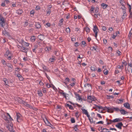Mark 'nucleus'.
<instances>
[{
  "mask_svg": "<svg viewBox=\"0 0 132 132\" xmlns=\"http://www.w3.org/2000/svg\"><path fill=\"white\" fill-rule=\"evenodd\" d=\"M87 100L88 102L91 103L92 101L96 100V99L94 96H88Z\"/></svg>",
  "mask_w": 132,
  "mask_h": 132,
  "instance_id": "obj_1",
  "label": "nucleus"
},
{
  "mask_svg": "<svg viewBox=\"0 0 132 132\" xmlns=\"http://www.w3.org/2000/svg\"><path fill=\"white\" fill-rule=\"evenodd\" d=\"M5 25V21L4 18L1 16H0V26L2 27H4Z\"/></svg>",
  "mask_w": 132,
  "mask_h": 132,
  "instance_id": "obj_2",
  "label": "nucleus"
},
{
  "mask_svg": "<svg viewBox=\"0 0 132 132\" xmlns=\"http://www.w3.org/2000/svg\"><path fill=\"white\" fill-rule=\"evenodd\" d=\"M106 120H108L109 121L113 122H120L121 121H122L123 119H120L119 118H117L115 119H114L113 120H111V119H106Z\"/></svg>",
  "mask_w": 132,
  "mask_h": 132,
  "instance_id": "obj_3",
  "label": "nucleus"
},
{
  "mask_svg": "<svg viewBox=\"0 0 132 132\" xmlns=\"http://www.w3.org/2000/svg\"><path fill=\"white\" fill-rule=\"evenodd\" d=\"M6 65L8 68V71L9 72H11L12 71L13 67L12 65L9 63H7Z\"/></svg>",
  "mask_w": 132,
  "mask_h": 132,
  "instance_id": "obj_4",
  "label": "nucleus"
},
{
  "mask_svg": "<svg viewBox=\"0 0 132 132\" xmlns=\"http://www.w3.org/2000/svg\"><path fill=\"white\" fill-rule=\"evenodd\" d=\"M98 30V29L97 28V27L96 25L95 26H94L93 30L94 32L95 33V36L96 38L97 36V30Z\"/></svg>",
  "mask_w": 132,
  "mask_h": 132,
  "instance_id": "obj_5",
  "label": "nucleus"
},
{
  "mask_svg": "<svg viewBox=\"0 0 132 132\" xmlns=\"http://www.w3.org/2000/svg\"><path fill=\"white\" fill-rule=\"evenodd\" d=\"M105 108H106L107 111L108 112L112 113L114 111L113 110V107H107L106 106H105Z\"/></svg>",
  "mask_w": 132,
  "mask_h": 132,
  "instance_id": "obj_6",
  "label": "nucleus"
},
{
  "mask_svg": "<svg viewBox=\"0 0 132 132\" xmlns=\"http://www.w3.org/2000/svg\"><path fill=\"white\" fill-rule=\"evenodd\" d=\"M123 124L122 122L118 123L116 125V126L120 129H121V127L123 126Z\"/></svg>",
  "mask_w": 132,
  "mask_h": 132,
  "instance_id": "obj_7",
  "label": "nucleus"
},
{
  "mask_svg": "<svg viewBox=\"0 0 132 132\" xmlns=\"http://www.w3.org/2000/svg\"><path fill=\"white\" fill-rule=\"evenodd\" d=\"M124 106L126 108H127L128 109H130L131 108L129 104L127 103H125L123 104Z\"/></svg>",
  "mask_w": 132,
  "mask_h": 132,
  "instance_id": "obj_8",
  "label": "nucleus"
},
{
  "mask_svg": "<svg viewBox=\"0 0 132 132\" xmlns=\"http://www.w3.org/2000/svg\"><path fill=\"white\" fill-rule=\"evenodd\" d=\"M98 129L99 130H101V132H109V131H104L105 130H108V129L106 128H102V127H99V128H98Z\"/></svg>",
  "mask_w": 132,
  "mask_h": 132,
  "instance_id": "obj_9",
  "label": "nucleus"
},
{
  "mask_svg": "<svg viewBox=\"0 0 132 132\" xmlns=\"http://www.w3.org/2000/svg\"><path fill=\"white\" fill-rule=\"evenodd\" d=\"M21 50H20L22 52H25L27 54V51L28 50V48H26L24 47H22V48L21 49Z\"/></svg>",
  "mask_w": 132,
  "mask_h": 132,
  "instance_id": "obj_10",
  "label": "nucleus"
},
{
  "mask_svg": "<svg viewBox=\"0 0 132 132\" xmlns=\"http://www.w3.org/2000/svg\"><path fill=\"white\" fill-rule=\"evenodd\" d=\"M38 38L40 40L42 41L44 38V36L43 35L41 34L38 36Z\"/></svg>",
  "mask_w": 132,
  "mask_h": 132,
  "instance_id": "obj_11",
  "label": "nucleus"
},
{
  "mask_svg": "<svg viewBox=\"0 0 132 132\" xmlns=\"http://www.w3.org/2000/svg\"><path fill=\"white\" fill-rule=\"evenodd\" d=\"M122 9L123 10V14L122 15V18L123 19L125 18L127 15L126 10L125 9H123L122 8Z\"/></svg>",
  "mask_w": 132,
  "mask_h": 132,
  "instance_id": "obj_12",
  "label": "nucleus"
},
{
  "mask_svg": "<svg viewBox=\"0 0 132 132\" xmlns=\"http://www.w3.org/2000/svg\"><path fill=\"white\" fill-rule=\"evenodd\" d=\"M44 121L46 125L52 128V127L51 126V124L47 120V119L46 118V121L44 120Z\"/></svg>",
  "mask_w": 132,
  "mask_h": 132,
  "instance_id": "obj_13",
  "label": "nucleus"
},
{
  "mask_svg": "<svg viewBox=\"0 0 132 132\" xmlns=\"http://www.w3.org/2000/svg\"><path fill=\"white\" fill-rule=\"evenodd\" d=\"M23 12V10L22 9H19L16 11V13L18 14H21Z\"/></svg>",
  "mask_w": 132,
  "mask_h": 132,
  "instance_id": "obj_14",
  "label": "nucleus"
},
{
  "mask_svg": "<svg viewBox=\"0 0 132 132\" xmlns=\"http://www.w3.org/2000/svg\"><path fill=\"white\" fill-rule=\"evenodd\" d=\"M61 92H60V93L62 94L64 96V97L66 99V94L64 93L63 91L62 90H61Z\"/></svg>",
  "mask_w": 132,
  "mask_h": 132,
  "instance_id": "obj_15",
  "label": "nucleus"
},
{
  "mask_svg": "<svg viewBox=\"0 0 132 132\" xmlns=\"http://www.w3.org/2000/svg\"><path fill=\"white\" fill-rule=\"evenodd\" d=\"M120 111L122 114H125L128 113L127 112L123 109H122L121 110H120Z\"/></svg>",
  "mask_w": 132,
  "mask_h": 132,
  "instance_id": "obj_16",
  "label": "nucleus"
},
{
  "mask_svg": "<svg viewBox=\"0 0 132 132\" xmlns=\"http://www.w3.org/2000/svg\"><path fill=\"white\" fill-rule=\"evenodd\" d=\"M17 76L19 78V80L20 81H22L23 79V77L20 74H17Z\"/></svg>",
  "mask_w": 132,
  "mask_h": 132,
  "instance_id": "obj_17",
  "label": "nucleus"
},
{
  "mask_svg": "<svg viewBox=\"0 0 132 132\" xmlns=\"http://www.w3.org/2000/svg\"><path fill=\"white\" fill-rule=\"evenodd\" d=\"M17 118L16 119L17 120V122H20L18 120L20 119V117L21 116V114L19 113H17L16 114Z\"/></svg>",
  "mask_w": 132,
  "mask_h": 132,
  "instance_id": "obj_18",
  "label": "nucleus"
},
{
  "mask_svg": "<svg viewBox=\"0 0 132 132\" xmlns=\"http://www.w3.org/2000/svg\"><path fill=\"white\" fill-rule=\"evenodd\" d=\"M95 107L94 108V109H96L97 108L99 109H103V108L101 106L98 105H95Z\"/></svg>",
  "mask_w": 132,
  "mask_h": 132,
  "instance_id": "obj_19",
  "label": "nucleus"
},
{
  "mask_svg": "<svg viewBox=\"0 0 132 132\" xmlns=\"http://www.w3.org/2000/svg\"><path fill=\"white\" fill-rule=\"evenodd\" d=\"M81 110L82 111L83 113L85 114V115L88 113L87 110H86L85 109H81Z\"/></svg>",
  "mask_w": 132,
  "mask_h": 132,
  "instance_id": "obj_20",
  "label": "nucleus"
},
{
  "mask_svg": "<svg viewBox=\"0 0 132 132\" xmlns=\"http://www.w3.org/2000/svg\"><path fill=\"white\" fill-rule=\"evenodd\" d=\"M11 55V53H10V52L9 50L7 51L6 53V54H5V55L6 56H9L10 55Z\"/></svg>",
  "mask_w": 132,
  "mask_h": 132,
  "instance_id": "obj_21",
  "label": "nucleus"
},
{
  "mask_svg": "<svg viewBox=\"0 0 132 132\" xmlns=\"http://www.w3.org/2000/svg\"><path fill=\"white\" fill-rule=\"evenodd\" d=\"M101 6L103 7V9H105L106 7L108 6V5L104 3H103L101 4Z\"/></svg>",
  "mask_w": 132,
  "mask_h": 132,
  "instance_id": "obj_22",
  "label": "nucleus"
},
{
  "mask_svg": "<svg viewBox=\"0 0 132 132\" xmlns=\"http://www.w3.org/2000/svg\"><path fill=\"white\" fill-rule=\"evenodd\" d=\"M81 45L82 47H84L85 46L87 45L86 42L84 41H82L81 42Z\"/></svg>",
  "mask_w": 132,
  "mask_h": 132,
  "instance_id": "obj_23",
  "label": "nucleus"
},
{
  "mask_svg": "<svg viewBox=\"0 0 132 132\" xmlns=\"http://www.w3.org/2000/svg\"><path fill=\"white\" fill-rule=\"evenodd\" d=\"M3 34L4 35H8L9 33L8 32L6 31V30H4V31H3Z\"/></svg>",
  "mask_w": 132,
  "mask_h": 132,
  "instance_id": "obj_24",
  "label": "nucleus"
},
{
  "mask_svg": "<svg viewBox=\"0 0 132 132\" xmlns=\"http://www.w3.org/2000/svg\"><path fill=\"white\" fill-rule=\"evenodd\" d=\"M89 120L90 121V122L91 123L95 124V121H93V118H90V119H89Z\"/></svg>",
  "mask_w": 132,
  "mask_h": 132,
  "instance_id": "obj_25",
  "label": "nucleus"
},
{
  "mask_svg": "<svg viewBox=\"0 0 132 132\" xmlns=\"http://www.w3.org/2000/svg\"><path fill=\"white\" fill-rule=\"evenodd\" d=\"M128 65L130 67H132V60H131L130 61H128Z\"/></svg>",
  "mask_w": 132,
  "mask_h": 132,
  "instance_id": "obj_26",
  "label": "nucleus"
},
{
  "mask_svg": "<svg viewBox=\"0 0 132 132\" xmlns=\"http://www.w3.org/2000/svg\"><path fill=\"white\" fill-rule=\"evenodd\" d=\"M36 27L37 28H40L41 26L39 23L37 22L36 24Z\"/></svg>",
  "mask_w": 132,
  "mask_h": 132,
  "instance_id": "obj_27",
  "label": "nucleus"
},
{
  "mask_svg": "<svg viewBox=\"0 0 132 132\" xmlns=\"http://www.w3.org/2000/svg\"><path fill=\"white\" fill-rule=\"evenodd\" d=\"M35 37L34 36H32L30 38V40L32 42H34L35 40Z\"/></svg>",
  "mask_w": 132,
  "mask_h": 132,
  "instance_id": "obj_28",
  "label": "nucleus"
},
{
  "mask_svg": "<svg viewBox=\"0 0 132 132\" xmlns=\"http://www.w3.org/2000/svg\"><path fill=\"white\" fill-rule=\"evenodd\" d=\"M3 80H4L3 81L5 82V85H7V86H8L7 85V84L8 83V80L6 79H4Z\"/></svg>",
  "mask_w": 132,
  "mask_h": 132,
  "instance_id": "obj_29",
  "label": "nucleus"
},
{
  "mask_svg": "<svg viewBox=\"0 0 132 132\" xmlns=\"http://www.w3.org/2000/svg\"><path fill=\"white\" fill-rule=\"evenodd\" d=\"M124 100L123 99H119L118 100L119 102H118V103H122L123 102V101Z\"/></svg>",
  "mask_w": 132,
  "mask_h": 132,
  "instance_id": "obj_30",
  "label": "nucleus"
},
{
  "mask_svg": "<svg viewBox=\"0 0 132 132\" xmlns=\"http://www.w3.org/2000/svg\"><path fill=\"white\" fill-rule=\"evenodd\" d=\"M38 94L39 96H42L43 95L42 92L40 91H38Z\"/></svg>",
  "mask_w": 132,
  "mask_h": 132,
  "instance_id": "obj_31",
  "label": "nucleus"
},
{
  "mask_svg": "<svg viewBox=\"0 0 132 132\" xmlns=\"http://www.w3.org/2000/svg\"><path fill=\"white\" fill-rule=\"evenodd\" d=\"M7 128L10 131H11V132L13 130V128L12 127L10 128V127L9 126H7Z\"/></svg>",
  "mask_w": 132,
  "mask_h": 132,
  "instance_id": "obj_32",
  "label": "nucleus"
},
{
  "mask_svg": "<svg viewBox=\"0 0 132 132\" xmlns=\"http://www.w3.org/2000/svg\"><path fill=\"white\" fill-rule=\"evenodd\" d=\"M84 86L85 87H89L90 89L92 88L91 85L90 84H86Z\"/></svg>",
  "mask_w": 132,
  "mask_h": 132,
  "instance_id": "obj_33",
  "label": "nucleus"
},
{
  "mask_svg": "<svg viewBox=\"0 0 132 132\" xmlns=\"http://www.w3.org/2000/svg\"><path fill=\"white\" fill-rule=\"evenodd\" d=\"M2 63L4 65H6L7 64L4 60L3 59L2 60Z\"/></svg>",
  "mask_w": 132,
  "mask_h": 132,
  "instance_id": "obj_34",
  "label": "nucleus"
},
{
  "mask_svg": "<svg viewBox=\"0 0 132 132\" xmlns=\"http://www.w3.org/2000/svg\"><path fill=\"white\" fill-rule=\"evenodd\" d=\"M107 98L110 99V98H114V97L113 96H110V95H107Z\"/></svg>",
  "mask_w": 132,
  "mask_h": 132,
  "instance_id": "obj_35",
  "label": "nucleus"
},
{
  "mask_svg": "<svg viewBox=\"0 0 132 132\" xmlns=\"http://www.w3.org/2000/svg\"><path fill=\"white\" fill-rule=\"evenodd\" d=\"M85 30L87 32H89L90 31V29L88 27H86L85 29Z\"/></svg>",
  "mask_w": 132,
  "mask_h": 132,
  "instance_id": "obj_36",
  "label": "nucleus"
},
{
  "mask_svg": "<svg viewBox=\"0 0 132 132\" xmlns=\"http://www.w3.org/2000/svg\"><path fill=\"white\" fill-rule=\"evenodd\" d=\"M55 60V59L54 58H51L49 59V61L51 62H54Z\"/></svg>",
  "mask_w": 132,
  "mask_h": 132,
  "instance_id": "obj_37",
  "label": "nucleus"
},
{
  "mask_svg": "<svg viewBox=\"0 0 132 132\" xmlns=\"http://www.w3.org/2000/svg\"><path fill=\"white\" fill-rule=\"evenodd\" d=\"M65 31L67 32H70V29L69 28H66Z\"/></svg>",
  "mask_w": 132,
  "mask_h": 132,
  "instance_id": "obj_38",
  "label": "nucleus"
},
{
  "mask_svg": "<svg viewBox=\"0 0 132 132\" xmlns=\"http://www.w3.org/2000/svg\"><path fill=\"white\" fill-rule=\"evenodd\" d=\"M113 110H115L116 111H120V110L118 108L113 107Z\"/></svg>",
  "mask_w": 132,
  "mask_h": 132,
  "instance_id": "obj_39",
  "label": "nucleus"
},
{
  "mask_svg": "<svg viewBox=\"0 0 132 132\" xmlns=\"http://www.w3.org/2000/svg\"><path fill=\"white\" fill-rule=\"evenodd\" d=\"M104 75H106L108 73V70L106 69H105L104 71Z\"/></svg>",
  "mask_w": 132,
  "mask_h": 132,
  "instance_id": "obj_40",
  "label": "nucleus"
},
{
  "mask_svg": "<svg viewBox=\"0 0 132 132\" xmlns=\"http://www.w3.org/2000/svg\"><path fill=\"white\" fill-rule=\"evenodd\" d=\"M71 123H74L75 122V119H74V118H71Z\"/></svg>",
  "mask_w": 132,
  "mask_h": 132,
  "instance_id": "obj_41",
  "label": "nucleus"
},
{
  "mask_svg": "<svg viewBox=\"0 0 132 132\" xmlns=\"http://www.w3.org/2000/svg\"><path fill=\"white\" fill-rule=\"evenodd\" d=\"M27 107H28L29 108H32V106L30 105L29 104L26 103V104L25 105Z\"/></svg>",
  "mask_w": 132,
  "mask_h": 132,
  "instance_id": "obj_42",
  "label": "nucleus"
},
{
  "mask_svg": "<svg viewBox=\"0 0 132 132\" xmlns=\"http://www.w3.org/2000/svg\"><path fill=\"white\" fill-rule=\"evenodd\" d=\"M45 49L46 51H49L51 50V48L50 47H46Z\"/></svg>",
  "mask_w": 132,
  "mask_h": 132,
  "instance_id": "obj_43",
  "label": "nucleus"
},
{
  "mask_svg": "<svg viewBox=\"0 0 132 132\" xmlns=\"http://www.w3.org/2000/svg\"><path fill=\"white\" fill-rule=\"evenodd\" d=\"M78 113H79V112H78V111L77 112L75 113V116L77 118H78L79 117V116L78 115Z\"/></svg>",
  "mask_w": 132,
  "mask_h": 132,
  "instance_id": "obj_44",
  "label": "nucleus"
},
{
  "mask_svg": "<svg viewBox=\"0 0 132 132\" xmlns=\"http://www.w3.org/2000/svg\"><path fill=\"white\" fill-rule=\"evenodd\" d=\"M8 57L7 59L8 60H10L11 59V58L13 57V56L12 55H10L9 56H8Z\"/></svg>",
  "mask_w": 132,
  "mask_h": 132,
  "instance_id": "obj_45",
  "label": "nucleus"
},
{
  "mask_svg": "<svg viewBox=\"0 0 132 132\" xmlns=\"http://www.w3.org/2000/svg\"><path fill=\"white\" fill-rule=\"evenodd\" d=\"M98 8L97 7H96L95 9V13H97L98 12Z\"/></svg>",
  "mask_w": 132,
  "mask_h": 132,
  "instance_id": "obj_46",
  "label": "nucleus"
},
{
  "mask_svg": "<svg viewBox=\"0 0 132 132\" xmlns=\"http://www.w3.org/2000/svg\"><path fill=\"white\" fill-rule=\"evenodd\" d=\"M76 96H77L78 97L79 100L82 99L80 97V96L79 95V94H76Z\"/></svg>",
  "mask_w": 132,
  "mask_h": 132,
  "instance_id": "obj_47",
  "label": "nucleus"
},
{
  "mask_svg": "<svg viewBox=\"0 0 132 132\" xmlns=\"http://www.w3.org/2000/svg\"><path fill=\"white\" fill-rule=\"evenodd\" d=\"M103 123H104V122L103 121H98V122H97L96 123L98 124H103Z\"/></svg>",
  "mask_w": 132,
  "mask_h": 132,
  "instance_id": "obj_48",
  "label": "nucleus"
},
{
  "mask_svg": "<svg viewBox=\"0 0 132 132\" xmlns=\"http://www.w3.org/2000/svg\"><path fill=\"white\" fill-rule=\"evenodd\" d=\"M7 115L9 116V119L11 120V121H12V120H13V119L10 116V115L8 113H7Z\"/></svg>",
  "mask_w": 132,
  "mask_h": 132,
  "instance_id": "obj_49",
  "label": "nucleus"
},
{
  "mask_svg": "<svg viewBox=\"0 0 132 132\" xmlns=\"http://www.w3.org/2000/svg\"><path fill=\"white\" fill-rule=\"evenodd\" d=\"M94 7H93V6H92L91 7V8L90 9V11L92 13L93 12H93L94 11Z\"/></svg>",
  "mask_w": 132,
  "mask_h": 132,
  "instance_id": "obj_50",
  "label": "nucleus"
},
{
  "mask_svg": "<svg viewBox=\"0 0 132 132\" xmlns=\"http://www.w3.org/2000/svg\"><path fill=\"white\" fill-rule=\"evenodd\" d=\"M69 107L70 109L72 110H73L74 109L73 107L71 105H70L69 106Z\"/></svg>",
  "mask_w": 132,
  "mask_h": 132,
  "instance_id": "obj_51",
  "label": "nucleus"
},
{
  "mask_svg": "<svg viewBox=\"0 0 132 132\" xmlns=\"http://www.w3.org/2000/svg\"><path fill=\"white\" fill-rule=\"evenodd\" d=\"M103 41L104 43L105 44H106L107 43V40L106 39H103Z\"/></svg>",
  "mask_w": 132,
  "mask_h": 132,
  "instance_id": "obj_52",
  "label": "nucleus"
},
{
  "mask_svg": "<svg viewBox=\"0 0 132 132\" xmlns=\"http://www.w3.org/2000/svg\"><path fill=\"white\" fill-rule=\"evenodd\" d=\"M17 46L20 49H21L22 48V47H23V46H22V45H21V46L20 45L18 44V45Z\"/></svg>",
  "mask_w": 132,
  "mask_h": 132,
  "instance_id": "obj_53",
  "label": "nucleus"
},
{
  "mask_svg": "<svg viewBox=\"0 0 132 132\" xmlns=\"http://www.w3.org/2000/svg\"><path fill=\"white\" fill-rule=\"evenodd\" d=\"M36 10H38L40 9V8L39 6H37L36 7Z\"/></svg>",
  "mask_w": 132,
  "mask_h": 132,
  "instance_id": "obj_54",
  "label": "nucleus"
},
{
  "mask_svg": "<svg viewBox=\"0 0 132 132\" xmlns=\"http://www.w3.org/2000/svg\"><path fill=\"white\" fill-rule=\"evenodd\" d=\"M79 45V44L78 43L76 42L75 43V45L76 47H78V45Z\"/></svg>",
  "mask_w": 132,
  "mask_h": 132,
  "instance_id": "obj_55",
  "label": "nucleus"
},
{
  "mask_svg": "<svg viewBox=\"0 0 132 132\" xmlns=\"http://www.w3.org/2000/svg\"><path fill=\"white\" fill-rule=\"evenodd\" d=\"M106 121H108L109 122H108L107 123V125H110V124H111L112 122H111L110 121H109V120H106Z\"/></svg>",
  "mask_w": 132,
  "mask_h": 132,
  "instance_id": "obj_56",
  "label": "nucleus"
},
{
  "mask_svg": "<svg viewBox=\"0 0 132 132\" xmlns=\"http://www.w3.org/2000/svg\"><path fill=\"white\" fill-rule=\"evenodd\" d=\"M43 69L45 70H47V67L44 65L43 66Z\"/></svg>",
  "mask_w": 132,
  "mask_h": 132,
  "instance_id": "obj_57",
  "label": "nucleus"
},
{
  "mask_svg": "<svg viewBox=\"0 0 132 132\" xmlns=\"http://www.w3.org/2000/svg\"><path fill=\"white\" fill-rule=\"evenodd\" d=\"M110 130H114L115 131H117V130L115 128H110Z\"/></svg>",
  "mask_w": 132,
  "mask_h": 132,
  "instance_id": "obj_58",
  "label": "nucleus"
},
{
  "mask_svg": "<svg viewBox=\"0 0 132 132\" xmlns=\"http://www.w3.org/2000/svg\"><path fill=\"white\" fill-rule=\"evenodd\" d=\"M117 53L119 55H120L121 54V52L119 51H117Z\"/></svg>",
  "mask_w": 132,
  "mask_h": 132,
  "instance_id": "obj_59",
  "label": "nucleus"
},
{
  "mask_svg": "<svg viewBox=\"0 0 132 132\" xmlns=\"http://www.w3.org/2000/svg\"><path fill=\"white\" fill-rule=\"evenodd\" d=\"M102 29L104 31H105L106 30V27H105L103 26L102 27Z\"/></svg>",
  "mask_w": 132,
  "mask_h": 132,
  "instance_id": "obj_60",
  "label": "nucleus"
},
{
  "mask_svg": "<svg viewBox=\"0 0 132 132\" xmlns=\"http://www.w3.org/2000/svg\"><path fill=\"white\" fill-rule=\"evenodd\" d=\"M36 47H35L34 48L32 49V51L33 52H35V53H36Z\"/></svg>",
  "mask_w": 132,
  "mask_h": 132,
  "instance_id": "obj_61",
  "label": "nucleus"
},
{
  "mask_svg": "<svg viewBox=\"0 0 132 132\" xmlns=\"http://www.w3.org/2000/svg\"><path fill=\"white\" fill-rule=\"evenodd\" d=\"M97 116L101 118H102V116L100 114L97 113Z\"/></svg>",
  "mask_w": 132,
  "mask_h": 132,
  "instance_id": "obj_62",
  "label": "nucleus"
},
{
  "mask_svg": "<svg viewBox=\"0 0 132 132\" xmlns=\"http://www.w3.org/2000/svg\"><path fill=\"white\" fill-rule=\"evenodd\" d=\"M98 89H99V90H102V87L101 86H98Z\"/></svg>",
  "mask_w": 132,
  "mask_h": 132,
  "instance_id": "obj_63",
  "label": "nucleus"
},
{
  "mask_svg": "<svg viewBox=\"0 0 132 132\" xmlns=\"http://www.w3.org/2000/svg\"><path fill=\"white\" fill-rule=\"evenodd\" d=\"M5 2L2 3L1 4V6L3 7L4 6H5Z\"/></svg>",
  "mask_w": 132,
  "mask_h": 132,
  "instance_id": "obj_64",
  "label": "nucleus"
}]
</instances>
